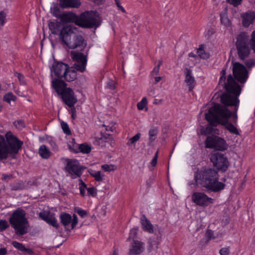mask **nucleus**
<instances>
[{
	"label": "nucleus",
	"mask_w": 255,
	"mask_h": 255,
	"mask_svg": "<svg viewBox=\"0 0 255 255\" xmlns=\"http://www.w3.org/2000/svg\"><path fill=\"white\" fill-rule=\"evenodd\" d=\"M222 73L223 76L220 79V83L225 85L228 92L221 97V102L224 105L216 104L211 107L208 113L205 114V119L214 126L221 124L231 133L238 135L239 132L237 128L229 123L228 120L232 116L233 122L235 123L237 122V112L240 102L238 97L241 93V89L236 84L231 75L229 76L228 83L226 84L224 77L225 71L223 70Z\"/></svg>",
	"instance_id": "nucleus-1"
},
{
	"label": "nucleus",
	"mask_w": 255,
	"mask_h": 255,
	"mask_svg": "<svg viewBox=\"0 0 255 255\" xmlns=\"http://www.w3.org/2000/svg\"><path fill=\"white\" fill-rule=\"evenodd\" d=\"M196 183L208 190L218 192L224 189L225 185L218 181V173L213 169L208 168L195 174Z\"/></svg>",
	"instance_id": "nucleus-2"
},
{
	"label": "nucleus",
	"mask_w": 255,
	"mask_h": 255,
	"mask_svg": "<svg viewBox=\"0 0 255 255\" xmlns=\"http://www.w3.org/2000/svg\"><path fill=\"white\" fill-rule=\"evenodd\" d=\"M22 144L23 142L10 131L6 133L5 137L0 135V160L5 159L8 156L14 158Z\"/></svg>",
	"instance_id": "nucleus-3"
},
{
	"label": "nucleus",
	"mask_w": 255,
	"mask_h": 255,
	"mask_svg": "<svg viewBox=\"0 0 255 255\" xmlns=\"http://www.w3.org/2000/svg\"><path fill=\"white\" fill-rule=\"evenodd\" d=\"M255 53V30L252 34V38L248 33L241 32L237 37L236 47L239 58L244 61L251 54V46Z\"/></svg>",
	"instance_id": "nucleus-4"
},
{
	"label": "nucleus",
	"mask_w": 255,
	"mask_h": 255,
	"mask_svg": "<svg viewBox=\"0 0 255 255\" xmlns=\"http://www.w3.org/2000/svg\"><path fill=\"white\" fill-rule=\"evenodd\" d=\"M25 212L18 208L11 215L9 222L17 236H22L27 232L28 223Z\"/></svg>",
	"instance_id": "nucleus-5"
},
{
	"label": "nucleus",
	"mask_w": 255,
	"mask_h": 255,
	"mask_svg": "<svg viewBox=\"0 0 255 255\" xmlns=\"http://www.w3.org/2000/svg\"><path fill=\"white\" fill-rule=\"evenodd\" d=\"M50 70L58 78H64L68 82L73 81L77 78V73L73 67L62 62L55 61Z\"/></svg>",
	"instance_id": "nucleus-6"
},
{
	"label": "nucleus",
	"mask_w": 255,
	"mask_h": 255,
	"mask_svg": "<svg viewBox=\"0 0 255 255\" xmlns=\"http://www.w3.org/2000/svg\"><path fill=\"white\" fill-rule=\"evenodd\" d=\"M224 70L225 71V74L224 76L225 78V83L226 84L228 83V80L229 79V77L230 75L232 76L233 79H234L235 83L236 85H237L241 90V88L240 86L239 85L238 83L236 82V80L238 81V82L241 83V84H244L247 80L248 77H249V72L248 69L246 68V67L243 65L242 64H241L239 62H235L233 64V74L234 76V78H233V76L231 74H229L228 76L227 81H226V69L224 68L222 69V70L221 71V77L220 79H221V77H222L223 75L222 73V72ZM219 81H220V80H219ZM219 84L220 85H222L224 86V87L226 89L225 86L223 84H221L220 83V82H219ZM227 91V90H226Z\"/></svg>",
	"instance_id": "nucleus-7"
},
{
	"label": "nucleus",
	"mask_w": 255,
	"mask_h": 255,
	"mask_svg": "<svg viewBox=\"0 0 255 255\" xmlns=\"http://www.w3.org/2000/svg\"><path fill=\"white\" fill-rule=\"evenodd\" d=\"M100 24V17L95 11H87L79 16L78 25L82 27L91 28Z\"/></svg>",
	"instance_id": "nucleus-8"
},
{
	"label": "nucleus",
	"mask_w": 255,
	"mask_h": 255,
	"mask_svg": "<svg viewBox=\"0 0 255 255\" xmlns=\"http://www.w3.org/2000/svg\"><path fill=\"white\" fill-rule=\"evenodd\" d=\"M205 143L206 148L220 151H223L227 148L226 141L223 138L214 135L207 136Z\"/></svg>",
	"instance_id": "nucleus-9"
},
{
	"label": "nucleus",
	"mask_w": 255,
	"mask_h": 255,
	"mask_svg": "<svg viewBox=\"0 0 255 255\" xmlns=\"http://www.w3.org/2000/svg\"><path fill=\"white\" fill-rule=\"evenodd\" d=\"M210 160L217 170L225 172L228 169L229 162L224 154L219 152L212 153L210 156Z\"/></svg>",
	"instance_id": "nucleus-10"
},
{
	"label": "nucleus",
	"mask_w": 255,
	"mask_h": 255,
	"mask_svg": "<svg viewBox=\"0 0 255 255\" xmlns=\"http://www.w3.org/2000/svg\"><path fill=\"white\" fill-rule=\"evenodd\" d=\"M65 170L72 179L80 177L83 172L82 166L79 161L76 159H68Z\"/></svg>",
	"instance_id": "nucleus-11"
},
{
	"label": "nucleus",
	"mask_w": 255,
	"mask_h": 255,
	"mask_svg": "<svg viewBox=\"0 0 255 255\" xmlns=\"http://www.w3.org/2000/svg\"><path fill=\"white\" fill-rule=\"evenodd\" d=\"M70 56L75 62L74 68L75 70L80 72L85 71L87 65V57L81 52L72 51L70 52Z\"/></svg>",
	"instance_id": "nucleus-12"
},
{
	"label": "nucleus",
	"mask_w": 255,
	"mask_h": 255,
	"mask_svg": "<svg viewBox=\"0 0 255 255\" xmlns=\"http://www.w3.org/2000/svg\"><path fill=\"white\" fill-rule=\"evenodd\" d=\"M78 31V28L74 26L71 25L64 26L59 33V39L66 44L73 35Z\"/></svg>",
	"instance_id": "nucleus-13"
},
{
	"label": "nucleus",
	"mask_w": 255,
	"mask_h": 255,
	"mask_svg": "<svg viewBox=\"0 0 255 255\" xmlns=\"http://www.w3.org/2000/svg\"><path fill=\"white\" fill-rule=\"evenodd\" d=\"M192 200L196 205L202 206H208L210 204L213 203L214 200L209 197L202 192H194L192 196Z\"/></svg>",
	"instance_id": "nucleus-14"
},
{
	"label": "nucleus",
	"mask_w": 255,
	"mask_h": 255,
	"mask_svg": "<svg viewBox=\"0 0 255 255\" xmlns=\"http://www.w3.org/2000/svg\"><path fill=\"white\" fill-rule=\"evenodd\" d=\"M60 219L61 224L69 231L73 229L78 223V219L76 215H74L72 219L70 214L62 213L60 215Z\"/></svg>",
	"instance_id": "nucleus-15"
},
{
	"label": "nucleus",
	"mask_w": 255,
	"mask_h": 255,
	"mask_svg": "<svg viewBox=\"0 0 255 255\" xmlns=\"http://www.w3.org/2000/svg\"><path fill=\"white\" fill-rule=\"evenodd\" d=\"M60 95L64 102L69 107H73L77 102L73 91L69 88L64 89Z\"/></svg>",
	"instance_id": "nucleus-16"
},
{
	"label": "nucleus",
	"mask_w": 255,
	"mask_h": 255,
	"mask_svg": "<svg viewBox=\"0 0 255 255\" xmlns=\"http://www.w3.org/2000/svg\"><path fill=\"white\" fill-rule=\"evenodd\" d=\"M84 44V39L83 37L77 33L73 35L71 38L68 41L66 45L71 49H75Z\"/></svg>",
	"instance_id": "nucleus-17"
},
{
	"label": "nucleus",
	"mask_w": 255,
	"mask_h": 255,
	"mask_svg": "<svg viewBox=\"0 0 255 255\" xmlns=\"http://www.w3.org/2000/svg\"><path fill=\"white\" fill-rule=\"evenodd\" d=\"M129 251L130 255H137L143 252L144 244L140 241L133 240Z\"/></svg>",
	"instance_id": "nucleus-18"
},
{
	"label": "nucleus",
	"mask_w": 255,
	"mask_h": 255,
	"mask_svg": "<svg viewBox=\"0 0 255 255\" xmlns=\"http://www.w3.org/2000/svg\"><path fill=\"white\" fill-rule=\"evenodd\" d=\"M112 140V137L109 134L101 132L100 136L96 137L93 143L96 145L104 147L106 146V143H110Z\"/></svg>",
	"instance_id": "nucleus-19"
},
{
	"label": "nucleus",
	"mask_w": 255,
	"mask_h": 255,
	"mask_svg": "<svg viewBox=\"0 0 255 255\" xmlns=\"http://www.w3.org/2000/svg\"><path fill=\"white\" fill-rule=\"evenodd\" d=\"M39 217L48 224L55 227L56 229L58 228L59 224L53 214L48 212H40L39 214Z\"/></svg>",
	"instance_id": "nucleus-20"
},
{
	"label": "nucleus",
	"mask_w": 255,
	"mask_h": 255,
	"mask_svg": "<svg viewBox=\"0 0 255 255\" xmlns=\"http://www.w3.org/2000/svg\"><path fill=\"white\" fill-rule=\"evenodd\" d=\"M184 73L185 75V82L189 87V92H191L196 84L194 77L192 75V71L188 68L185 69Z\"/></svg>",
	"instance_id": "nucleus-21"
},
{
	"label": "nucleus",
	"mask_w": 255,
	"mask_h": 255,
	"mask_svg": "<svg viewBox=\"0 0 255 255\" xmlns=\"http://www.w3.org/2000/svg\"><path fill=\"white\" fill-rule=\"evenodd\" d=\"M79 16L75 13L70 12H65L62 13L61 20L65 23L74 22L78 25Z\"/></svg>",
	"instance_id": "nucleus-22"
},
{
	"label": "nucleus",
	"mask_w": 255,
	"mask_h": 255,
	"mask_svg": "<svg viewBox=\"0 0 255 255\" xmlns=\"http://www.w3.org/2000/svg\"><path fill=\"white\" fill-rule=\"evenodd\" d=\"M52 86L57 93L61 95L67 84L63 80L55 79L52 81Z\"/></svg>",
	"instance_id": "nucleus-23"
},
{
	"label": "nucleus",
	"mask_w": 255,
	"mask_h": 255,
	"mask_svg": "<svg viewBox=\"0 0 255 255\" xmlns=\"http://www.w3.org/2000/svg\"><path fill=\"white\" fill-rule=\"evenodd\" d=\"M243 25L245 27H248L252 23L255 18V12H248L243 14Z\"/></svg>",
	"instance_id": "nucleus-24"
},
{
	"label": "nucleus",
	"mask_w": 255,
	"mask_h": 255,
	"mask_svg": "<svg viewBox=\"0 0 255 255\" xmlns=\"http://www.w3.org/2000/svg\"><path fill=\"white\" fill-rule=\"evenodd\" d=\"M60 5L62 8H77L81 5V2L79 0H60Z\"/></svg>",
	"instance_id": "nucleus-25"
},
{
	"label": "nucleus",
	"mask_w": 255,
	"mask_h": 255,
	"mask_svg": "<svg viewBox=\"0 0 255 255\" xmlns=\"http://www.w3.org/2000/svg\"><path fill=\"white\" fill-rule=\"evenodd\" d=\"M140 222L144 231L149 233H153V226L150 221L147 219L145 215H142L140 219Z\"/></svg>",
	"instance_id": "nucleus-26"
},
{
	"label": "nucleus",
	"mask_w": 255,
	"mask_h": 255,
	"mask_svg": "<svg viewBox=\"0 0 255 255\" xmlns=\"http://www.w3.org/2000/svg\"><path fill=\"white\" fill-rule=\"evenodd\" d=\"M48 26L51 33L54 34L59 33L61 29L62 28L60 22L56 20L55 21H50L48 23Z\"/></svg>",
	"instance_id": "nucleus-27"
},
{
	"label": "nucleus",
	"mask_w": 255,
	"mask_h": 255,
	"mask_svg": "<svg viewBox=\"0 0 255 255\" xmlns=\"http://www.w3.org/2000/svg\"><path fill=\"white\" fill-rule=\"evenodd\" d=\"M12 246L18 250L19 251L31 255L32 253V251L30 249H27L21 243H18L16 241H13L12 242Z\"/></svg>",
	"instance_id": "nucleus-28"
},
{
	"label": "nucleus",
	"mask_w": 255,
	"mask_h": 255,
	"mask_svg": "<svg viewBox=\"0 0 255 255\" xmlns=\"http://www.w3.org/2000/svg\"><path fill=\"white\" fill-rule=\"evenodd\" d=\"M38 153L43 158L47 159L50 156V152L45 145L40 146Z\"/></svg>",
	"instance_id": "nucleus-29"
},
{
	"label": "nucleus",
	"mask_w": 255,
	"mask_h": 255,
	"mask_svg": "<svg viewBox=\"0 0 255 255\" xmlns=\"http://www.w3.org/2000/svg\"><path fill=\"white\" fill-rule=\"evenodd\" d=\"M210 125H208L205 128H203L201 129V133L202 134L207 135L213 133H217L216 132V130H217V129H215L213 126H215L214 125H212L209 121H208Z\"/></svg>",
	"instance_id": "nucleus-30"
},
{
	"label": "nucleus",
	"mask_w": 255,
	"mask_h": 255,
	"mask_svg": "<svg viewBox=\"0 0 255 255\" xmlns=\"http://www.w3.org/2000/svg\"><path fill=\"white\" fill-rule=\"evenodd\" d=\"M69 149L74 152L78 153L79 152V146L78 144L76 143L74 138H72L69 141L68 144Z\"/></svg>",
	"instance_id": "nucleus-31"
},
{
	"label": "nucleus",
	"mask_w": 255,
	"mask_h": 255,
	"mask_svg": "<svg viewBox=\"0 0 255 255\" xmlns=\"http://www.w3.org/2000/svg\"><path fill=\"white\" fill-rule=\"evenodd\" d=\"M160 243V239L157 237L155 239H150L148 244H149V250L156 249L158 248V245Z\"/></svg>",
	"instance_id": "nucleus-32"
},
{
	"label": "nucleus",
	"mask_w": 255,
	"mask_h": 255,
	"mask_svg": "<svg viewBox=\"0 0 255 255\" xmlns=\"http://www.w3.org/2000/svg\"><path fill=\"white\" fill-rule=\"evenodd\" d=\"M11 189L13 191L23 189L24 187V183L22 181H17L10 185Z\"/></svg>",
	"instance_id": "nucleus-33"
},
{
	"label": "nucleus",
	"mask_w": 255,
	"mask_h": 255,
	"mask_svg": "<svg viewBox=\"0 0 255 255\" xmlns=\"http://www.w3.org/2000/svg\"><path fill=\"white\" fill-rule=\"evenodd\" d=\"M158 130L157 128H151L149 131V140L150 142H153L157 136Z\"/></svg>",
	"instance_id": "nucleus-34"
},
{
	"label": "nucleus",
	"mask_w": 255,
	"mask_h": 255,
	"mask_svg": "<svg viewBox=\"0 0 255 255\" xmlns=\"http://www.w3.org/2000/svg\"><path fill=\"white\" fill-rule=\"evenodd\" d=\"M90 173L97 181H102L103 180L104 175L101 174L100 171H92Z\"/></svg>",
	"instance_id": "nucleus-35"
},
{
	"label": "nucleus",
	"mask_w": 255,
	"mask_h": 255,
	"mask_svg": "<svg viewBox=\"0 0 255 255\" xmlns=\"http://www.w3.org/2000/svg\"><path fill=\"white\" fill-rule=\"evenodd\" d=\"M91 150V147L86 143L81 144L79 146V151L84 153H88Z\"/></svg>",
	"instance_id": "nucleus-36"
},
{
	"label": "nucleus",
	"mask_w": 255,
	"mask_h": 255,
	"mask_svg": "<svg viewBox=\"0 0 255 255\" xmlns=\"http://www.w3.org/2000/svg\"><path fill=\"white\" fill-rule=\"evenodd\" d=\"M247 69L250 70L255 65V59L253 58L246 59L244 61Z\"/></svg>",
	"instance_id": "nucleus-37"
},
{
	"label": "nucleus",
	"mask_w": 255,
	"mask_h": 255,
	"mask_svg": "<svg viewBox=\"0 0 255 255\" xmlns=\"http://www.w3.org/2000/svg\"><path fill=\"white\" fill-rule=\"evenodd\" d=\"M197 54L201 58L203 59H208L210 57L209 53L205 52L201 47L197 49Z\"/></svg>",
	"instance_id": "nucleus-38"
},
{
	"label": "nucleus",
	"mask_w": 255,
	"mask_h": 255,
	"mask_svg": "<svg viewBox=\"0 0 255 255\" xmlns=\"http://www.w3.org/2000/svg\"><path fill=\"white\" fill-rule=\"evenodd\" d=\"M16 99V97L11 93H7L3 97L4 101L8 103H10L11 101H15Z\"/></svg>",
	"instance_id": "nucleus-39"
},
{
	"label": "nucleus",
	"mask_w": 255,
	"mask_h": 255,
	"mask_svg": "<svg viewBox=\"0 0 255 255\" xmlns=\"http://www.w3.org/2000/svg\"><path fill=\"white\" fill-rule=\"evenodd\" d=\"M221 22L222 24L225 26H229L230 25V21L225 13H222L220 15Z\"/></svg>",
	"instance_id": "nucleus-40"
},
{
	"label": "nucleus",
	"mask_w": 255,
	"mask_h": 255,
	"mask_svg": "<svg viewBox=\"0 0 255 255\" xmlns=\"http://www.w3.org/2000/svg\"><path fill=\"white\" fill-rule=\"evenodd\" d=\"M140 136L141 134L140 133H137L136 134L129 139L127 143V144L128 146H130L134 144L140 139Z\"/></svg>",
	"instance_id": "nucleus-41"
},
{
	"label": "nucleus",
	"mask_w": 255,
	"mask_h": 255,
	"mask_svg": "<svg viewBox=\"0 0 255 255\" xmlns=\"http://www.w3.org/2000/svg\"><path fill=\"white\" fill-rule=\"evenodd\" d=\"M80 181V187L79 190L80 191V194L82 196H84L85 195V189L87 188L86 184L81 180H79Z\"/></svg>",
	"instance_id": "nucleus-42"
},
{
	"label": "nucleus",
	"mask_w": 255,
	"mask_h": 255,
	"mask_svg": "<svg viewBox=\"0 0 255 255\" xmlns=\"http://www.w3.org/2000/svg\"><path fill=\"white\" fill-rule=\"evenodd\" d=\"M147 104V99L145 97L142 98L141 101L137 103V107L139 110H142Z\"/></svg>",
	"instance_id": "nucleus-43"
},
{
	"label": "nucleus",
	"mask_w": 255,
	"mask_h": 255,
	"mask_svg": "<svg viewBox=\"0 0 255 255\" xmlns=\"http://www.w3.org/2000/svg\"><path fill=\"white\" fill-rule=\"evenodd\" d=\"M61 126L65 133H66L67 135H69L71 133V131L69 128V126L66 123L62 122L61 123Z\"/></svg>",
	"instance_id": "nucleus-44"
},
{
	"label": "nucleus",
	"mask_w": 255,
	"mask_h": 255,
	"mask_svg": "<svg viewBox=\"0 0 255 255\" xmlns=\"http://www.w3.org/2000/svg\"><path fill=\"white\" fill-rule=\"evenodd\" d=\"M6 13L3 11H0V29L4 25L6 19Z\"/></svg>",
	"instance_id": "nucleus-45"
},
{
	"label": "nucleus",
	"mask_w": 255,
	"mask_h": 255,
	"mask_svg": "<svg viewBox=\"0 0 255 255\" xmlns=\"http://www.w3.org/2000/svg\"><path fill=\"white\" fill-rule=\"evenodd\" d=\"M13 125L19 129H22L25 127V124L23 120L16 121L13 123Z\"/></svg>",
	"instance_id": "nucleus-46"
},
{
	"label": "nucleus",
	"mask_w": 255,
	"mask_h": 255,
	"mask_svg": "<svg viewBox=\"0 0 255 255\" xmlns=\"http://www.w3.org/2000/svg\"><path fill=\"white\" fill-rule=\"evenodd\" d=\"M9 227L7 222L5 220H0V230L3 231Z\"/></svg>",
	"instance_id": "nucleus-47"
},
{
	"label": "nucleus",
	"mask_w": 255,
	"mask_h": 255,
	"mask_svg": "<svg viewBox=\"0 0 255 255\" xmlns=\"http://www.w3.org/2000/svg\"><path fill=\"white\" fill-rule=\"evenodd\" d=\"M52 13L53 15L55 17L60 19L61 18L62 13H61V12L58 7H54L53 9L52 10Z\"/></svg>",
	"instance_id": "nucleus-48"
},
{
	"label": "nucleus",
	"mask_w": 255,
	"mask_h": 255,
	"mask_svg": "<svg viewBox=\"0 0 255 255\" xmlns=\"http://www.w3.org/2000/svg\"><path fill=\"white\" fill-rule=\"evenodd\" d=\"M14 75H15V76L17 77V78L18 79L19 81L21 84L24 85L25 84L24 77L23 76V75H22L21 74L17 73V72H15L14 73Z\"/></svg>",
	"instance_id": "nucleus-49"
},
{
	"label": "nucleus",
	"mask_w": 255,
	"mask_h": 255,
	"mask_svg": "<svg viewBox=\"0 0 255 255\" xmlns=\"http://www.w3.org/2000/svg\"><path fill=\"white\" fill-rule=\"evenodd\" d=\"M114 166L112 164H104L102 166V169H103L105 171L108 172L113 171L114 170Z\"/></svg>",
	"instance_id": "nucleus-50"
},
{
	"label": "nucleus",
	"mask_w": 255,
	"mask_h": 255,
	"mask_svg": "<svg viewBox=\"0 0 255 255\" xmlns=\"http://www.w3.org/2000/svg\"><path fill=\"white\" fill-rule=\"evenodd\" d=\"M87 190L88 195H91L93 197H95L96 196L97 192H96V189L95 188V187H90V188H88L87 189Z\"/></svg>",
	"instance_id": "nucleus-51"
},
{
	"label": "nucleus",
	"mask_w": 255,
	"mask_h": 255,
	"mask_svg": "<svg viewBox=\"0 0 255 255\" xmlns=\"http://www.w3.org/2000/svg\"><path fill=\"white\" fill-rule=\"evenodd\" d=\"M158 156V150H157V151L156 152V153H155V155L150 162V164L152 166H155L156 165Z\"/></svg>",
	"instance_id": "nucleus-52"
},
{
	"label": "nucleus",
	"mask_w": 255,
	"mask_h": 255,
	"mask_svg": "<svg viewBox=\"0 0 255 255\" xmlns=\"http://www.w3.org/2000/svg\"><path fill=\"white\" fill-rule=\"evenodd\" d=\"M158 63L157 65L153 69V71H152V73L153 74L157 75L159 71V68L162 64L161 61L159 60L158 61Z\"/></svg>",
	"instance_id": "nucleus-53"
},
{
	"label": "nucleus",
	"mask_w": 255,
	"mask_h": 255,
	"mask_svg": "<svg viewBox=\"0 0 255 255\" xmlns=\"http://www.w3.org/2000/svg\"><path fill=\"white\" fill-rule=\"evenodd\" d=\"M137 235V231L136 229H132L130 230L129 235L128 239L129 240L130 239H134L136 237Z\"/></svg>",
	"instance_id": "nucleus-54"
},
{
	"label": "nucleus",
	"mask_w": 255,
	"mask_h": 255,
	"mask_svg": "<svg viewBox=\"0 0 255 255\" xmlns=\"http://www.w3.org/2000/svg\"><path fill=\"white\" fill-rule=\"evenodd\" d=\"M76 211L79 214V215H80L82 218L85 217L87 214V212L86 211L81 208H78Z\"/></svg>",
	"instance_id": "nucleus-55"
},
{
	"label": "nucleus",
	"mask_w": 255,
	"mask_h": 255,
	"mask_svg": "<svg viewBox=\"0 0 255 255\" xmlns=\"http://www.w3.org/2000/svg\"><path fill=\"white\" fill-rule=\"evenodd\" d=\"M242 0H228L229 3L233 4L234 6H237L241 4Z\"/></svg>",
	"instance_id": "nucleus-56"
},
{
	"label": "nucleus",
	"mask_w": 255,
	"mask_h": 255,
	"mask_svg": "<svg viewBox=\"0 0 255 255\" xmlns=\"http://www.w3.org/2000/svg\"><path fill=\"white\" fill-rule=\"evenodd\" d=\"M221 255H228L229 254V249L228 248H222L220 251Z\"/></svg>",
	"instance_id": "nucleus-57"
},
{
	"label": "nucleus",
	"mask_w": 255,
	"mask_h": 255,
	"mask_svg": "<svg viewBox=\"0 0 255 255\" xmlns=\"http://www.w3.org/2000/svg\"><path fill=\"white\" fill-rule=\"evenodd\" d=\"M116 5L118 7L119 9L122 11L123 12H126V10L121 5L120 0H115Z\"/></svg>",
	"instance_id": "nucleus-58"
},
{
	"label": "nucleus",
	"mask_w": 255,
	"mask_h": 255,
	"mask_svg": "<svg viewBox=\"0 0 255 255\" xmlns=\"http://www.w3.org/2000/svg\"><path fill=\"white\" fill-rule=\"evenodd\" d=\"M103 126L106 127V130L107 131H113L115 129V128L113 126H106L103 125Z\"/></svg>",
	"instance_id": "nucleus-59"
},
{
	"label": "nucleus",
	"mask_w": 255,
	"mask_h": 255,
	"mask_svg": "<svg viewBox=\"0 0 255 255\" xmlns=\"http://www.w3.org/2000/svg\"><path fill=\"white\" fill-rule=\"evenodd\" d=\"M206 235L209 239H214L213 237V232L211 230H208L207 231Z\"/></svg>",
	"instance_id": "nucleus-60"
},
{
	"label": "nucleus",
	"mask_w": 255,
	"mask_h": 255,
	"mask_svg": "<svg viewBox=\"0 0 255 255\" xmlns=\"http://www.w3.org/2000/svg\"><path fill=\"white\" fill-rule=\"evenodd\" d=\"M7 254V250L5 248H2L0 249V255H6Z\"/></svg>",
	"instance_id": "nucleus-61"
},
{
	"label": "nucleus",
	"mask_w": 255,
	"mask_h": 255,
	"mask_svg": "<svg viewBox=\"0 0 255 255\" xmlns=\"http://www.w3.org/2000/svg\"><path fill=\"white\" fill-rule=\"evenodd\" d=\"M162 102V100L161 99H154L153 104L155 105L161 104Z\"/></svg>",
	"instance_id": "nucleus-62"
},
{
	"label": "nucleus",
	"mask_w": 255,
	"mask_h": 255,
	"mask_svg": "<svg viewBox=\"0 0 255 255\" xmlns=\"http://www.w3.org/2000/svg\"><path fill=\"white\" fill-rule=\"evenodd\" d=\"M108 87L111 89L114 88V82L113 81H110L108 83Z\"/></svg>",
	"instance_id": "nucleus-63"
},
{
	"label": "nucleus",
	"mask_w": 255,
	"mask_h": 255,
	"mask_svg": "<svg viewBox=\"0 0 255 255\" xmlns=\"http://www.w3.org/2000/svg\"><path fill=\"white\" fill-rule=\"evenodd\" d=\"M155 79V84H157L158 82L160 81V80L161 79V77H155L154 78Z\"/></svg>",
	"instance_id": "nucleus-64"
}]
</instances>
